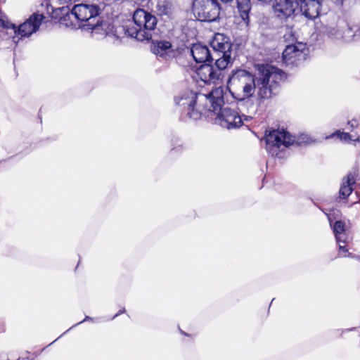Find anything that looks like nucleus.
<instances>
[{"instance_id":"obj_1","label":"nucleus","mask_w":360,"mask_h":360,"mask_svg":"<svg viewBox=\"0 0 360 360\" xmlns=\"http://www.w3.org/2000/svg\"><path fill=\"white\" fill-rule=\"evenodd\" d=\"M227 92L236 99L243 102L247 106L254 104L259 105L266 93V91H257V95H255L250 94L251 91H243L245 95L240 98L238 97L236 91H208L207 96H200V105L209 102L212 108V111H208L211 115V122L227 129H238L243 125L242 117L237 110L224 107V96Z\"/></svg>"},{"instance_id":"obj_2","label":"nucleus","mask_w":360,"mask_h":360,"mask_svg":"<svg viewBox=\"0 0 360 360\" xmlns=\"http://www.w3.org/2000/svg\"><path fill=\"white\" fill-rule=\"evenodd\" d=\"M99 8L94 4H79L75 5L71 10V14L83 23L80 27L85 30H91L92 33L102 35H112L120 37L117 29L107 22L99 21L98 16Z\"/></svg>"},{"instance_id":"obj_3","label":"nucleus","mask_w":360,"mask_h":360,"mask_svg":"<svg viewBox=\"0 0 360 360\" xmlns=\"http://www.w3.org/2000/svg\"><path fill=\"white\" fill-rule=\"evenodd\" d=\"M258 78L257 83L254 77L244 70H238L233 72L227 82V89L243 88V90H252L258 88L259 90L266 89L270 77V65L269 64L257 65Z\"/></svg>"},{"instance_id":"obj_4","label":"nucleus","mask_w":360,"mask_h":360,"mask_svg":"<svg viewBox=\"0 0 360 360\" xmlns=\"http://www.w3.org/2000/svg\"><path fill=\"white\" fill-rule=\"evenodd\" d=\"M133 20L134 25H129L126 30L122 29L125 34L139 41L150 39L157 25L156 17L142 8H139L134 13Z\"/></svg>"},{"instance_id":"obj_5","label":"nucleus","mask_w":360,"mask_h":360,"mask_svg":"<svg viewBox=\"0 0 360 360\" xmlns=\"http://www.w3.org/2000/svg\"><path fill=\"white\" fill-rule=\"evenodd\" d=\"M186 97L184 98L185 100H188V102L182 103V105H188L187 116L194 120H200L204 116L209 122H211V115L208 111H212V108L210 106L209 102L200 105L199 101L200 96H207V94H202L198 91H189ZM181 100H184V98Z\"/></svg>"},{"instance_id":"obj_6","label":"nucleus","mask_w":360,"mask_h":360,"mask_svg":"<svg viewBox=\"0 0 360 360\" xmlns=\"http://www.w3.org/2000/svg\"><path fill=\"white\" fill-rule=\"evenodd\" d=\"M44 19V16L43 14L34 13L19 26H16L15 25L9 22L8 27L6 28L13 30L14 34L13 36V41L14 43L17 44L20 39L28 37L33 33L36 32L39 30Z\"/></svg>"},{"instance_id":"obj_7","label":"nucleus","mask_w":360,"mask_h":360,"mask_svg":"<svg viewBox=\"0 0 360 360\" xmlns=\"http://www.w3.org/2000/svg\"><path fill=\"white\" fill-rule=\"evenodd\" d=\"M193 12L200 21L212 22L218 18L220 6L216 0H195Z\"/></svg>"},{"instance_id":"obj_8","label":"nucleus","mask_w":360,"mask_h":360,"mask_svg":"<svg viewBox=\"0 0 360 360\" xmlns=\"http://www.w3.org/2000/svg\"><path fill=\"white\" fill-rule=\"evenodd\" d=\"M271 155L276 153V157L283 158L286 150L281 149L279 153L277 152L281 146L288 148L295 143V137L290 134L283 128L274 129L271 128Z\"/></svg>"},{"instance_id":"obj_9","label":"nucleus","mask_w":360,"mask_h":360,"mask_svg":"<svg viewBox=\"0 0 360 360\" xmlns=\"http://www.w3.org/2000/svg\"><path fill=\"white\" fill-rule=\"evenodd\" d=\"M305 49L306 44L301 42L287 45L282 53V64L285 66L298 65L305 58Z\"/></svg>"},{"instance_id":"obj_10","label":"nucleus","mask_w":360,"mask_h":360,"mask_svg":"<svg viewBox=\"0 0 360 360\" xmlns=\"http://www.w3.org/2000/svg\"><path fill=\"white\" fill-rule=\"evenodd\" d=\"M297 6V0H274L272 5L275 15L281 19L290 17Z\"/></svg>"},{"instance_id":"obj_11","label":"nucleus","mask_w":360,"mask_h":360,"mask_svg":"<svg viewBox=\"0 0 360 360\" xmlns=\"http://www.w3.org/2000/svg\"><path fill=\"white\" fill-rule=\"evenodd\" d=\"M220 75L221 72L214 70L212 65L204 64L196 70L193 78L198 82L201 81L206 84H215L219 79Z\"/></svg>"},{"instance_id":"obj_12","label":"nucleus","mask_w":360,"mask_h":360,"mask_svg":"<svg viewBox=\"0 0 360 360\" xmlns=\"http://www.w3.org/2000/svg\"><path fill=\"white\" fill-rule=\"evenodd\" d=\"M298 6L307 18L314 20L320 14L321 2V0H299Z\"/></svg>"},{"instance_id":"obj_13","label":"nucleus","mask_w":360,"mask_h":360,"mask_svg":"<svg viewBox=\"0 0 360 360\" xmlns=\"http://www.w3.org/2000/svg\"><path fill=\"white\" fill-rule=\"evenodd\" d=\"M211 46L215 53H231V42L229 38L224 34L217 33L214 34Z\"/></svg>"},{"instance_id":"obj_14","label":"nucleus","mask_w":360,"mask_h":360,"mask_svg":"<svg viewBox=\"0 0 360 360\" xmlns=\"http://www.w3.org/2000/svg\"><path fill=\"white\" fill-rule=\"evenodd\" d=\"M191 54L197 63H205L212 60V56L205 45L195 44L191 48Z\"/></svg>"},{"instance_id":"obj_15","label":"nucleus","mask_w":360,"mask_h":360,"mask_svg":"<svg viewBox=\"0 0 360 360\" xmlns=\"http://www.w3.org/2000/svg\"><path fill=\"white\" fill-rule=\"evenodd\" d=\"M355 172H349L347 175L342 179L339 191V197L341 199H347L353 191V186L356 184Z\"/></svg>"},{"instance_id":"obj_16","label":"nucleus","mask_w":360,"mask_h":360,"mask_svg":"<svg viewBox=\"0 0 360 360\" xmlns=\"http://www.w3.org/2000/svg\"><path fill=\"white\" fill-rule=\"evenodd\" d=\"M238 9L240 15L245 22V25H249V12L251 9L250 0H237Z\"/></svg>"},{"instance_id":"obj_17","label":"nucleus","mask_w":360,"mask_h":360,"mask_svg":"<svg viewBox=\"0 0 360 360\" xmlns=\"http://www.w3.org/2000/svg\"><path fill=\"white\" fill-rule=\"evenodd\" d=\"M155 8L158 15H167L170 13L172 10L170 0H155Z\"/></svg>"},{"instance_id":"obj_18","label":"nucleus","mask_w":360,"mask_h":360,"mask_svg":"<svg viewBox=\"0 0 360 360\" xmlns=\"http://www.w3.org/2000/svg\"><path fill=\"white\" fill-rule=\"evenodd\" d=\"M172 47V44L167 41H157L153 48V51L155 54L160 56H163Z\"/></svg>"},{"instance_id":"obj_19","label":"nucleus","mask_w":360,"mask_h":360,"mask_svg":"<svg viewBox=\"0 0 360 360\" xmlns=\"http://www.w3.org/2000/svg\"><path fill=\"white\" fill-rule=\"evenodd\" d=\"M271 83L275 84H278L280 82L285 81L287 75L284 71L278 68L277 67L271 65Z\"/></svg>"},{"instance_id":"obj_20","label":"nucleus","mask_w":360,"mask_h":360,"mask_svg":"<svg viewBox=\"0 0 360 360\" xmlns=\"http://www.w3.org/2000/svg\"><path fill=\"white\" fill-rule=\"evenodd\" d=\"M231 53H221V56L216 59L215 64L218 70L220 72L221 70L225 69L231 63Z\"/></svg>"},{"instance_id":"obj_21","label":"nucleus","mask_w":360,"mask_h":360,"mask_svg":"<svg viewBox=\"0 0 360 360\" xmlns=\"http://www.w3.org/2000/svg\"><path fill=\"white\" fill-rule=\"evenodd\" d=\"M332 228L336 240H342V233L345 232V223L340 220L336 221Z\"/></svg>"},{"instance_id":"obj_22","label":"nucleus","mask_w":360,"mask_h":360,"mask_svg":"<svg viewBox=\"0 0 360 360\" xmlns=\"http://www.w3.org/2000/svg\"><path fill=\"white\" fill-rule=\"evenodd\" d=\"M261 144L262 145L263 143H265V148L267 151V153H269V145L270 143V131L268 129H266L264 131V136L260 139Z\"/></svg>"},{"instance_id":"obj_23","label":"nucleus","mask_w":360,"mask_h":360,"mask_svg":"<svg viewBox=\"0 0 360 360\" xmlns=\"http://www.w3.org/2000/svg\"><path fill=\"white\" fill-rule=\"evenodd\" d=\"M333 136H336L341 141L345 142H349L352 139V136L349 133L337 131Z\"/></svg>"},{"instance_id":"obj_24","label":"nucleus","mask_w":360,"mask_h":360,"mask_svg":"<svg viewBox=\"0 0 360 360\" xmlns=\"http://www.w3.org/2000/svg\"><path fill=\"white\" fill-rule=\"evenodd\" d=\"M9 22L7 20L6 17L3 14L0 10V27H8Z\"/></svg>"},{"instance_id":"obj_25","label":"nucleus","mask_w":360,"mask_h":360,"mask_svg":"<svg viewBox=\"0 0 360 360\" xmlns=\"http://www.w3.org/2000/svg\"><path fill=\"white\" fill-rule=\"evenodd\" d=\"M188 92L189 91H184V95L181 96L180 97H176L174 99L176 103L179 105H182L183 103H186V102L188 103V100H185V99L181 100V99H182V98H186V96L189 94Z\"/></svg>"},{"instance_id":"obj_26","label":"nucleus","mask_w":360,"mask_h":360,"mask_svg":"<svg viewBox=\"0 0 360 360\" xmlns=\"http://www.w3.org/2000/svg\"><path fill=\"white\" fill-rule=\"evenodd\" d=\"M284 39L285 41H291L292 42L295 41V35L291 31H289L288 33L285 34Z\"/></svg>"},{"instance_id":"obj_27","label":"nucleus","mask_w":360,"mask_h":360,"mask_svg":"<svg viewBox=\"0 0 360 360\" xmlns=\"http://www.w3.org/2000/svg\"><path fill=\"white\" fill-rule=\"evenodd\" d=\"M347 236H346L345 232H344V233H342V236L341 237L342 240H336L337 243L347 244Z\"/></svg>"},{"instance_id":"obj_28","label":"nucleus","mask_w":360,"mask_h":360,"mask_svg":"<svg viewBox=\"0 0 360 360\" xmlns=\"http://www.w3.org/2000/svg\"><path fill=\"white\" fill-rule=\"evenodd\" d=\"M339 246L340 250L342 251L344 253L347 252L348 250L347 249V244L338 243Z\"/></svg>"},{"instance_id":"obj_29","label":"nucleus","mask_w":360,"mask_h":360,"mask_svg":"<svg viewBox=\"0 0 360 360\" xmlns=\"http://www.w3.org/2000/svg\"><path fill=\"white\" fill-rule=\"evenodd\" d=\"M60 4H65L66 3H68L71 0H56Z\"/></svg>"},{"instance_id":"obj_30","label":"nucleus","mask_w":360,"mask_h":360,"mask_svg":"<svg viewBox=\"0 0 360 360\" xmlns=\"http://www.w3.org/2000/svg\"><path fill=\"white\" fill-rule=\"evenodd\" d=\"M276 56H277L278 58H279V54H278V53H271V60H272L273 58H276ZM272 62H273V61L271 60V63H272Z\"/></svg>"},{"instance_id":"obj_31","label":"nucleus","mask_w":360,"mask_h":360,"mask_svg":"<svg viewBox=\"0 0 360 360\" xmlns=\"http://www.w3.org/2000/svg\"><path fill=\"white\" fill-rule=\"evenodd\" d=\"M355 123H356V121L354 120V122L353 121H349L348 122V124H349L351 126L352 128H354L355 127Z\"/></svg>"},{"instance_id":"obj_32","label":"nucleus","mask_w":360,"mask_h":360,"mask_svg":"<svg viewBox=\"0 0 360 360\" xmlns=\"http://www.w3.org/2000/svg\"><path fill=\"white\" fill-rule=\"evenodd\" d=\"M124 311H125V309H124V308H123V309H122V310L120 311V312H119V313H117V314H116L115 315V316H118V315H119L120 314H121V313H124Z\"/></svg>"},{"instance_id":"obj_33","label":"nucleus","mask_w":360,"mask_h":360,"mask_svg":"<svg viewBox=\"0 0 360 360\" xmlns=\"http://www.w3.org/2000/svg\"><path fill=\"white\" fill-rule=\"evenodd\" d=\"M90 319H91V318H90L89 316H86V318H85V319L84 320V321H86V320ZM82 322H83V321H80L79 323H82Z\"/></svg>"},{"instance_id":"obj_34","label":"nucleus","mask_w":360,"mask_h":360,"mask_svg":"<svg viewBox=\"0 0 360 360\" xmlns=\"http://www.w3.org/2000/svg\"><path fill=\"white\" fill-rule=\"evenodd\" d=\"M259 1H262V2H264V3H268L269 1V0H259Z\"/></svg>"},{"instance_id":"obj_35","label":"nucleus","mask_w":360,"mask_h":360,"mask_svg":"<svg viewBox=\"0 0 360 360\" xmlns=\"http://www.w3.org/2000/svg\"><path fill=\"white\" fill-rule=\"evenodd\" d=\"M181 333L182 334L185 335H188V334H187V333H186L185 332H184V331H182V330H181Z\"/></svg>"},{"instance_id":"obj_36","label":"nucleus","mask_w":360,"mask_h":360,"mask_svg":"<svg viewBox=\"0 0 360 360\" xmlns=\"http://www.w3.org/2000/svg\"><path fill=\"white\" fill-rule=\"evenodd\" d=\"M262 182H263V184H264V182H266V176H264V177Z\"/></svg>"},{"instance_id":"obj_37","label":"nucleus","mask_w":360,"mask_h":360,"mask_svg":"<svg viewBox=\"0 0 360 360\" xmlns=\"http://www.w3.org/2000/svg\"><path fill=\"white\" fill-rule=\"evenodd\" d=\"M273 87H274V88H276V87H277V86H273V85L271 84V88L272 89Z\"/></svg>"},{"instance_id":"obj_38","label":"nucleus","mask_w":360,"mask_h":360,"mask_svg":"<svg viewBox=\"0 0 360 360\" xmlns=\"http://www.w3.org/2000/svg\"><path fill=\"white\" fill-rule=\"evenodd\" d=\"M353 140H354V141H359V138H356V139H353Z\"/></svg>"}]
</instances>
